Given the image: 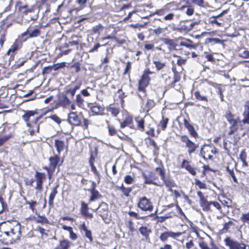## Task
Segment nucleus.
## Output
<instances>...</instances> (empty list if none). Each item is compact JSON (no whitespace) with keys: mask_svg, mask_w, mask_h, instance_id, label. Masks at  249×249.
Returning a JSON list of instances; mask_svg holds the SVG:
<instances>
[{"mask_svg":"<svg viewBox=\"0 0 249 249\" xmlns=\"http://www.w3.org/2000/svg\"><path fill=\"white\" fill-rule=\"evenodd\" d=\"M18 44L16 42L14 43L8 51L7 54L8 55H12L18 49Z\"/></svg>","mask_w":249,"mask_h":249,"instance_id":"nucleus-34","label":"nucleus"},{"mask_svg":"<svg viewBox=\"0 0 249 249\" xmlns=\"http://www.w3.org/2000/svg\"><path fill=\"white\" fill-rule=\"evenodd\" d=\"M53 68H54V70H55V71L57 70L58 68V67H57L56 66H49L45 67L43 69V71H42L43 74L50 73L51 71Z\"/></svg>","mask_w":249,"mask_h":249,"instance_id":"nucleus-39","label":"nucleus"},{"mask_svg":"<svg viewBox=\"0 0 249 249\" xmlns=\"http://www.w3.org/2000/svg\"><path fill=\"white\" fill-rule=\"evenodd\" d=\"M181 167L185 168L193 176H195L196 174V172L195 169L192 167L189 163V161L186 160H184L181 164Z\"/></svg>","mask_w":249,"mask_h":249,"instance_id":"nucleus-15","label":"nucleus"},{"mask_svg":"<svg viewBox=\"0 0 249 249\" xmlns=\"http://www.w3.org/2000/svg\"><path fill=\"white\" fill-rule=\"evenodd\" d=\"M141 234L144 237L146 241H149V234L152 232L151 229L146 227L142 226L139 229Z\"/></svg>","mask_w":249,"mask_h":249,"instance_id":"nucleus-16","label":"nucleus"},{"mask_svg":"<svg viewBox=\"0 0 249 249\" xmlns=\"http://www.w3.org/2000/svg\"><path fill=\"white\" fill-rule=\"evenodd\" d=\"M200 204L203 211H208L211 210V201H208L205 197L200 199Z\"/></svg>","mask_w":249,"mask_h":249,"instance_id":"nucleus-21","label":"nucleus"},{"mask_svg":"<svg viewBox=\"0 0 249 249\" xmlns=\"http://www.w3.org/2000/svg\"><path fill=\"white\" fill-rule=\"evenodd\" d=\"M244 110L243 113H249V101H247L244 105Z\"/></svg>","mask_w":249,"mask_h":249,"instance_id":"nucleus-61","label":"nucleus"},{"mask_svg":"<svg viewBox=\"0 0 249 249\" xmlns=\"http://www.w3.org/2000/svg\"><path fill=\"white\" fill-rule=\"evenodd\" d=\"M194 96L199 101L207 102L208 99L206 96L202 95L199 91H196L194 93Z\"/></svg>","mask_w":249,"mask_h":249,"instance_id":"nucleus-32","label":"nucleus"},{"mask_svg":"<svg viewBox=\"0 0 249 249\" xmlns=\"http://www.w3.org/2000/svg\"><path fill=\"white\" fill-rule=\"evenodd\" d=\"M128 214L130 216L133 217L136 219H140L142 218V217L139 216L137 213L134 212L130 211L128 212Z\"/></svg>","mask_w":249,"mask_h":249,"instance_id":"nucleus-54","label":"nucleus"},{"mask_svg":"<svg viewBox=\"0 0 249 249\" xmlns=\"http://www.w3.org/2000/svg\"><path fill=\"white\" fill-rule=\"evenodd\" d=\"M161 40L164 42L165 44L168 46L169 49L171 50L172 48L175 49L176 45L173 39L168 38H162Z\"/></svg>","mask_w":249,"mask_h":249,"instance_id":"nucleus-23","label":"nucleus"},{"mask_svg":"<svg viewBox=\"0 0 249 249\" xmlns=\"http://www.w3.org/2000/svg\"><path fill=\"white\" fill-rule=\"evenodd\" d=\"M68 122L71 125L78 126L80 124V120L75 112H70L68 115Z\"/></svg>","mask_w":249,"mask_h":249,"instance_id":"nucleus-9","label":"nucleus"},{"mask_svg":"<svg viewBox=\"0 0 249 249\" xmlns=\"http://www.w3.org/2000/svg\"><path fill=\"white\" fill-rule=\"evenodd\" d=\"M90 192L91 195L89 199V203L102 197L101 195L96 189H90Z\"/></svg>","mask_w":249,"mask_h":249,"instance_id":"nucleus-20","label":"nucleus"},{"mask_svg":"<svg viewBox=\"0 0 249 249\" xmlns=\"http://www.w3.org/2000/svg\"><path fill=\"white\" fill-rule=\"evenodd\" d=\"M169 119L167 118H164L163 117H162V119L160 121V125L161 126L162 129L163 130H164L166 127L167 124L168 123Z\"/></svg>","mask_w":249,"mask_h":249,"instance_id":"nucleus-38","label":"nucleus"},{"mask_svg":"<svg viewBox=\"0 0 249 249\" xmlns=\"http://www.w3.org/2000/svg\"><path fill=\"white\" fill-rule=\"evenodd\" d=\"M149 84V82L147 80H144L141 78L139 83V90H142L145 89V87L147 86Z\"/></svg>","mask_w":249,"mask_h":249,"instance_id":"nucleus-31","label":"nucleus"},{"mask_svg":"<svg viewBox=\"0 0 249 249\" xmlns=\"http://www.w3.org/2000/svg\"><path fill=\"white\" fill-rule=\"evenodd\" d=\"M15 236L11 234L6 230H3L1 235H0V241L4 244H13L18 241L14 238Z\"/></svg>","mask_w":249,"mask_h":249,"instance_id":"nucleus-4","label":"nucleus"},{"mask_svg":"<svg viewBox=\"0 0 249 249\" xmlns=\"http://www.w3.org/2000/svg\"><path fill=\"white\" fill-rule=\"evenodd\" d=\"M178 32L187 33L190 31L188 24H182L177 29Z\"/></svg>","mask_w":249,"mask_h":249,"instance_id":"nucleus-36","label":"nucleus"},{"mask_svg":"<svg viewBox=\"0 0 249 249\" xmlns=\"http://www.w3.org/2000/svg\"><path fill=\"white\" fill-rule=\"evenodd\" d=\"M72 243L68 239H64L59 241V244L54 249H69Z\"/></svg>","mask_w":249,"mask_h":249,"instance_id":"nucleus-14","label":"nucleus"},{"mask_svg":"<svg viewBox=\"0 0 249 249\" xmlns=\"http://www.w3.org/2000/svg\"><path fill=\"white\" fill-rule=\"evenodd\" d=\"M59 158L58 156L57 155L51 157L49 158L50 163L49 166L45 167V169L48 171L49 175L53 174L54 172L58 165H60V164H59Z\"/></svg>","mask_w":249,"mask_h":249,"instance_id":"nucleus-5","label":"nucleus"},{"mask_svg":"<svg viewBox=\"0 0 249 249\" xmlns=\"http://www.w3.org/2000/svg\"><path fill=\"white\" fill-rule=\"evenodd\" d=\"M187 8L186 14L188 16H191L194 14V9L191 6H182V8Z\"/></svg>","mask_w":249,"mask_h":249,"instance_id":"nucleus-45","label":"nucleus"},{"mask_svg":"<svg viewBox=\"0 0 249 249\" xmlns=\"http://www.w3.org/2000/svg\"><path fill=\"white\" fill-rule=\"evenodd\" d=\"M138 126L141 130L143 131L144 130V120L142 119L137 120Z\"/></svg>","mask_w":249,"mask_h":249,"instance_id":"nucleus-47","label":"nucleus"},{"mask_svg":"<svg viewBox=\"0 0 249 249\" xmlns=\"http://www.w3.org/2000/svg\"><path fill=\"white\" fill-rule=\"evenodd\" d=\"M240 220L243 222H248L249 221V215L247 213H243L240 217Z\"/></svg>","mask_w":249,"mask_h":249,"instance_id":"nucleus-48","label":"nucleus"},{"mask_svg":"<svg viewBox=\"0 0 249 249\" xmlns=\"http://www.w3.org/2000/svg\"><path fill=\"white\" fill-rule=\"evenodd\" d=\"M180 79V76L178 73L174 74V80L173 81L172 83V85H173V86H174L175 84L177 82H178Z\"/></svg>","mask_w":249,"mask_h":249,"instance_id":"nucleus-55","label":"nucleus"},{"mask_svg":"<svg viewBox=\"0 0 249 249\" xmlns=\"http://www.w3.org/2000/svg\"><path fill=\"white\" fill-rule=\"evenodd\" d=\"M240 56L244 58H248L249 57V52L244 50L240 53Z\"/></svg>","mask_w":249,"mask_h":249,"instance_id":"nucleus-59","label":"nucleus"},{"mask_svg":"<svg viewBox=\"0 0 249 249\" xmlns=\"http://www.w3.org/2000/svg\"><path fill=\"white\" fill-rule=\"evenodd\" d=\"M180 140L185 144L186 147L188 148V153L189 155L195 152L198 147V144L191 141L187 135H181L180 136Z\"/></svg>","mask_w":249,"mask_h":249,"instance_id":"nucleus-3","label":"nucleus"},{"mask_svg":"<svg viewBox=\"0 0 249 249\" xmlns=\"http://www.w3.org/2000/svg\"><path fill=\"white\" fill-rule=\"evenodd\" d=\"M137 206L142 211L144 212L148 211L149 212H151L153 209V206L152 202L145 196L139 198Z\"/></svg>","mask_w":249,"mask_h":249,"instance_id":"nucleus-2","label":"nucleus"},{"mask_svg":"<svg viewBox=\"0 0 249 249\" xmlns=\"http://www.w3.org/2000/svg\"><path fill=\"white\" fill-rule=\"evenodd\" d=\"M40 34L41 31L38 29H35L31 32H29V29H28L26 31L21 35L20 37H21L28 36L27 38H35L39 36Z\"/></svg>","mask_w":249,"mask_h":249,"instance_id":"nucleus-10","label":"nucleus"},{"mask_svg":"<svg viewBox=\"0 0 249 249\" xmlns=\"http://www.w3.org/2000/svg\"><path fill=\"white\" fill-rule=\"evenodd\" d=\"M209 152L210 151L208 149L202 147L201 148L200 155L205 160L207 159L212 160L213 159V157L212 155L209 154Z\"/></svg>","mask_w":249,"mask_h":249,"instance_id":"nucleus-22","label":"nucleus"},{"mask_svg":"<svg viewBox=\"0 0 249 249\" xmlns=\"http://www.w3.org/2000/svg\"><path fill=\"white\" fill-rule=\"evenodd\" d=\"M132 121V118L131 117H127L122 123H121V127L122 128H124L127 126L131 127Z\"/></svg>","mask_w":249,"mask_h":249,"instance_id":"nucleus-30","label":"nucleus"},{"mask_svg":"<svg viewBox=\"0 0 249 249\" xmlns=\"http://www.w3.org/2000/svg\"><path fill=\"white\" fill-rule=\"evenodd\" d=\"M89 209L88 204L85 203L84 202H81V212L82 215L87 213Z\"/></svg>","mask_w":249,"mask_h":249,"instance_id":"nucleus-40","label":"nucleus"},{"mask_svg":"<svg viewBox=\"0 0 249 249\" xmlns=\"http://www.w3.org/2000/svg\"><path fill=\"white\" fill-rule=\"evenodd\" d=\"M213 205L214 207L217 209L218 211H221V207L220 204L216 201H211V206Z\"/></svg>","mask_w":249,"mask_h":249,"instance_id":"nucleus-57","label":"nucleus"},{"mask_svg":"<svg viewBox=\"0 0 249 249\" xmlns=\"http://www.w3.org/2000/svg\"><path fill=\"white\" fill-rule=\"evenodd\" d=\"M107 111L114 116H116L119 112V110L118 108L113 107H109Z\"/></svg>","mask_w":249,"mask_h":249,"instance_id":"nucleus-42","label":"nucleus"},{"mask_svg":"<svg viewBox=\"0 0 249 249\" xmlns=\"http://www.w3.org/2000/svg\"><path fill=\"white\" fill-rule=\"evenodd\" d=\"M247 158V154L244 150H242L239 155V159L240 160H244L246 159Z\"/></svg>","mask_w":249,"mask_h":249,"instance_id":"nucleus-60","label":"nucleus"},{"mask_svg":"<svg viewBox=\"0 0 249 249\" xmlns=\"http://www.w3.org/2000/svg\"><path fill=\"white\" fill-rule=\"evenodd\" d=\"M196 184L197 185L200 189L206 188V184L198 179L196 180Z\"/></svg>","mask_w":249,"mask_h":249,"instance_id":"nucleus-53","label":"nucleus"},{"mask_svg":"<svg viewBox=\"0 0 249 249\" xmlns=\"http://www.w3.org/2000/svg\"><path fill=\"white\" fill-rule=\"evenodd\" d=\"M180 45L181 46H185L187 48L191 49V48H196V47L195 45L191 44L190 43H188L185 42H181L180 43Z\"/></svg>","mask_w":249,"mask_h":249,"instance_id":"nucleus-56","label":"nucleus"},{"mask_svg":"<svg viewBox=\"0 0 249 249\" xmlns=\"http://www.w3.org/2000/svg\"><path fill=\"white\" fill-rule=\"evenodd\" d=\"M144 177L145 178L144 183L148 184H153L158 185L157 183L154 181L157 178V177L153 174L150 173L148 175H144Z\"/></svg>","mask_w":249,"mask_h":249,"instance_id":"nucleus-18","label":"nucleus"},{"mask_svg":"<svg viewBox=\"0 0 249 249\" xmlns=\"http://www.w3.org/2000/svg\"><path fill=\"white\" fill-rule=\"evenodd\" d=\"M156 170L159 173L161 178L163 179L164 178V176H165V174L163 170L160 167H157L156 168Z\"/></svg>","mask_w":249,"mask_h":249,"instance_id":"nucleus-58","label":"nucleus"},{"mask_svg":"<svg viewBox=\"0 0 249 249\" xmlns=\"http://www.w3.org/2000/svg\"><path fill=\"white\" fill-rule=\"evenodd\" d=\"M85 232V236L89 240L90 242H92L93 241V238L92 236L91 232L89 230H86Z\"/></svg>","mask_w":249,"mask_h":249,"instance_id":"nucleus-51","label":"nucleus"},{"mask_svg":"<svg viewBox=\"0 0 249 249\" xmlns=\"http://www.w3.org/2000/svg\"><path fill=\"white\" fill-rule=\"evenodd\" d=\"M12 137V134L10 133L0 137V146H2L8 140Z\"/></svg>","mask_w":249,"mask_h":249,"instance_id":"nucleus-35","label":"nucleus"},{"mask_svg":"<svg viewBox=\"0 0 249 249\" xmlns=\"http://www.w3.org/2000/svg\"><path fill=\"white\" fill-rule=\"evenodd\" d=\"M186 62V60L183 59L181 57H178V59L177 60V64L179 66H181L184 64Z\"/></svg>","mask_w":249,"mask_h":249,"instance_id":"nucleus-63","label":"nucleus"},{"mask_svg":"<svg viewBox=\"0 0 249 249\" xmlns=\"http://www.w3.org/2000/svg\"><path fill=\"white\" fill-rule=\"evenodd\" d=\"M227 169V171L228 172L229 174L232 178L233 180L234 181V182H235L236 183H237V178H236V177L235 176V174H234L233 170L232 169V170L230 169L229 168V166L227 167V169Z\"/></svg>","mask_w":249,"mask_h":249,"instance_id":"nucleus-43","label":"nucleus"},{"mask_svg":"<svg viewBox=\"0 0 249 249\" xmlns=\"http://www.w3.org/2000/svg\"><path fill=\"white\" fill-rule=\"evenodd\" d=\"M161 179L164 181L166 187L168 188V191L172 192V188L175 186L174 181L170 178H166L165 176H164V178Z\"/></svg>","mask_w":249,"mask_h":249,"instance_id":"nucleus-19","label":"nucleus"},{"mask_svg":"<svg viewBox=\"0 0 249 249\" xmlns=\"http://www.w3.org/2000/svg\"><path fill=\"white\" fill-rule=\"evenodd\" d=\"M90 109L91 111L95 114H100L104 110L103 107L98 105H95L94 106H92Z\"/></svg>","mask_w":249,"mask_h":249,"instance_id":"nucleus-28","label":"nucleus"},{"mask_svg":"<svg viewBox=\"0 0 249 249\" xmlns=\"http://www.w3.org/2000/svg\"><path fill=\"white\" fill-rule=\"evenodd\" d=\"M71 103V101L66 94H62L59 96L58 104L59 106L65 107L69 106Z\"/></svg>","mask_w":249,"mask_h":249,"instance_id":"nucleus-11","label":"nucleus"},{"mask_svg":"<svg viewBox=\"0 0 249 249\" xmlns=\"http://www.w3.org/2000/svg\"><path fill=\"white\" fill-rule=\"evenodd\" d=\"M49 118L53 120L58 124H60L61 122V119L56 115H51L49 116Z\"/></svg>","mask_w":249,"mask_h":249,"instance_id":"nucleus-49","label":"nucleus"},{"mask_svg":"<svg viewBox=\"0 0 249 249\" xmlns=\"http://www.w3.org/2000/svg\"><path fill=\"white\" fill-rule=\"evenodd\" d=\"M3 230L8 231L11 234H13L15 238L18 241L21 234L20 224L16 221H7L1 224Z\"/></svg>","mask_w":249,"mask_h":249,"instance_id":"nucleus-1","label":"nucleus"},{"mask_svg":"<svg viewBox=\"0 0 249 249\" xmlns=\"http://www.w3.org/2000/svg\"><path fill=\"white\" fill-rule=\"evenodd\" d=\"M165 29L166 28L164 29L159 27L157 28L154 29L153 33L156 36H159L160 35L164 32Z\"/></svg>","mask_w":249,"mask_h":249,"instance_id":"nucleus-44","label":"nucleus"},{"mask_svg":"<svg viewBox=\"0 0 249 249\" xmlns=\"http://www.w3.org/2000/svg\"><path fill=\"white\" fill-rule=\"evenodd\" d=\"M94 212L98 211V214L102 217L103 219L106 218L108 215V205L106 203L102 202L99 206L95 208L92 209Z\"/></svg>","mask_w":249,"mask_h":249,"instance_id":"nucleus-7","label":"nucleus"},{"mask_svg":"<svg viewBox=\"0 0 249 249\" xmlns=\"http://www.w3.org/2000/svg\"><path fill=\"white\" fill-rule=\"evenodd\" d=\"M225 245L229 247V249H239L238 243L236 241L231 239L230 237H227L224 239Z\"/></svg>","mask_w":249,"mask_h":249,"instance_id":"nucleus-13","label":"nucleus"},{"mask_svg":"<svg viewBox=\"0 0 249 249\" xmlns=\"http://www.w3.org/2000/svg\"><path fill=\"white\" fill-rule=\"evenodd\" d=\"M239 249H249V245H246L244 243H238Z\"/></svg>","mask_w":249,"mask_h":249,"instance_id":"nucleus-64","label":"nucleus"},{"mask_svg":"<svg viewBox=\"0 0 249 249\" xmlns=\"http://www.w3.org/2000/svg\"><path fill=\"white\" fill-rule=\"evenodd\" d=\"M244 119L242 120V123L244 124H249V113H243Z\"/></svg>","mask_w":249,"mask_h":249,"instance_id":"nucleus-52","label":"nucleus"},{"mask_svg":"<svg viewBox=\"0 0 249 249\" xmlns=\"http://www.w3.org/2000/svg\"><path fill=\"white\" fill-rule=\"evenodd\" d=\"M154 63L158 71H160L165 66V63L160 61H154Z\"/></svg>","mask_w":249,"mask_h":249,"instance_id":"nucleus-37","label":"nucleus"},{"mask_svg":"<svg viewBox=\"0 0 249 249\" xmlns=\"http://www.w3.org/2000/svg\"><path fill=\"white\" fill-rule=\"evenodd\" d=\"M124 182L127 184H131L134 181V178L130 175H126L124 178Z\"/></svg>","mask_w":249,"mask_h":249,"instance_id":"nucleus-41","label":"nucleus"},{"mask_svg":"<svg viewBox=\"0 0 249 249\" xmlns=\"http://www.w3.org/2000/svg\"><path fill=\"white\" fill-rule=\"evenodd\" d=\"M181 234L182 233L180 232H174L172 231H167L160 234V239L162 242H165L169 237L173 238H176Z\"/></svg>","mask_w":249,"mask_h":249,"instance_id":"nucleus-8","label":"nucleus"},{"mask_svg":"<svg viewBox=\"0 0 249 249\" xmlns=\"http://www.w3.org/2000/svg\"><path fill=\"white\" fill-rule=\"evenodd\" d=\"M37 114V111L33 110H27L25 111V114L22 115V119L26 122H28L31 117L34 116Z\"/></svg>","mask_w":249,"mask_h":249,"instance_id":"nucleus-24","label":"nucleus"},{"mask_svg":"<svg viewBox=\"0 0 249 249\" xmlns=\"http://www.w3.org/2000/svg\"><path fill=\"white\" fill-rule=\"evenodd\" d=\"M165 13V8H162L159 10H156L154 13L150 15V16H152L154 15H158L160 16H162Z\"/></svg>","mask_w":249,"mask_h":249,"instance_id":"nucleus-46","label":"nucleus"},{"mask_svg":"<svg viewBox=\"0 0 249 249\" xmlns=\"http://www.w3.org/2000/svg\"><path fill=\"white\" fill-rule=\"evenodd\" d=\"M143 110L146 112L149 111L155 106V102L151 99H147L146 104L143 105Z\"/></svg>","mask_w":249,"mask_h":249,"instance_id":"nucleus-27","label":"nucleus"},{"mask_svg":"<svg viewBox=\"0 0 249 249\" xmlns=\"http://www.w3.org/2000/svg\"><path fill=\"white\" fill-rule=\"evenodd\" d=\"M75 102L77 105L81 108L84 106V100L81 94H77L76 96Z\"/></svg>","mask_w":249,"mask_h":249,"instance_id":"nucleus-29","label":"nucleus"},{"mask_svg":"<svg viewBox=\"0 0 249 249\" xmlns=\"http://www.w3.org/2000/svg\"><path fill=\"white\" fill-rule=\"evenodd\" d=\"M132 191V188L128 187L124 188V190L122 191L123 194L126 196H129V193Z\"/></svg>","mask_w":249,"mask_h":249,"instance_id":"nucleus-50","label":"nucleus"},{"mask_svg":"<svg viewBox=\"0 0 249 249\" xmlns=\"http://www.w3.org/2000/svg\"><path fill=\"white\" fill-rule=\"evenodd\" d=\"M174 14L169 13L164 17V19L166 20H171L174 18Z\"/></svg>","mask_w":249,"mask_h":249,"instance_id":"nucleus-62","label":"nucleus"},{"mask_svg":"<svg viewBox=\"0 0 249 249\" xmlns=\"http://www.w3.org/2000/svg\"><path fill=\"white\" fill-rule=\"evenodd\" d=\"M225 117L226 118L227 121L230 123L231 125H237V123L238 122H240L238 118H237L236 119H235L233 115L230 112H226Z\"/></svg>","mask_w":249,"mask_h":249,"instance_id":"nucleus-17","label":"nucleus"},{"mask_svg":"<svg viewBox=\"0 0 249 249\" xmlns=\"http://www.w3.org/2000/svg\"><path fill=\"white\" fill-rule=\"evenodd\" d=\"M55 146L58 154H60V153L64 150L65 146L64 142L61 140H55Z\"/></svg>","mask_w":249,"mask_h":249,"instance_id":"nucleus-25","label":"nucleus"},{"mask_svg":"<svg viewBox=\"0 0 249 249\" xmlns=\"http://www.w3.org/2000/svg\"><path fill=\"white\" fill-rule=\"evenodd\" d=\"M207 43H213L214 44H223L224 40L217 38H207L206 39Z\"/></svg>","mask_w":249,"mask_h":249,"instance_id":"nucleus-33","label":"nucleus"},{"mask_svg":"<svg viewBox=\"0 0 249 249\" xmlns=\"http://www.w3.org/2000/svg\"><path fill=\"white\" fill-rule=\"evenodd\" d=\"M183 122L184 125L185 127L187 129L190 135L194 138L197 137L198 134L195 130L194 126L189 123V122L186 119H184Z\"/></svg>","mask_w":249,"mask_h":249,"instance_id":"nucleus-12","label":"nucleus"},{"mask_svg":"<svg viewBox=\"0 0 249 249\" xmlns=\"http://www.w3.org/2000/svg\"><path fill=\"white\" fill-rule=\"evenodd\" d=\"M35 181H36V186H35V189L42 191L43 189L42 184L43 181L46 179V175L44 173H40L38 171H36L35 175Z\"/></svg>","mask_w":249,"mask_h":249,"instance_id":"nucleus-6","label":"nucleus"},{"mask_svg":"<svg viewBox=\"0 0 249 249\" xmlns=\"http://www.w3.org/2000/svg\"><path fill=\"white\" fill-rule=\"evenodd\" d=\"M58 187V185H56L53 188V191L51 193L49 198V204L50 206L52 205L53 203V200L55 197L56 195L57 194V189Z\"/></svg>","mask_w":249,"mask_h":249,"instance_id":"nucleus-26","label":"nucleus"}]
</instances>
